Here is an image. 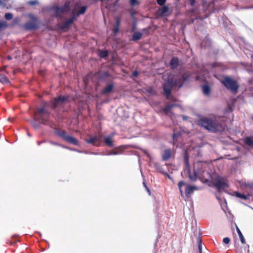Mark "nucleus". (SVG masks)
Returning a JSON list of instances; mask_svg holds the SVG:
<instances>
[{"mask_svg": "<svg viewBox=\"0 0 253 253\" xmlns=\"http://www.w3.org/2000/svg\"><path fill=\"white\" fill-rule=\"evenodd\" d=\"M186 80V77L183 74L176 75L173 77H169L167 82L164 84V90L166 97L168 98L170 96V89L172 87H180Z\"/></svg>", "mask_w": 253, "mask_h": 253, "instance_id": "nucleus-1", "label": "nucleus"}, {"mask_svg": "<svg viewBox=\"0 0 253 253\" xmlns=\"http://www.w3.org/2000/svg\"><path fill=\"white\" fill-rule=\"evenodd\" d=\"M199 125L211 132H216L222 129V126L215 119L202 118L199 121Z\"/></svg>", "mask_w": 253, "mask_h": 253, "instance_id": "nucleus-2", "label": "nucleus"}, {"mask_svg": "<svg viewBox=\"0 0 253 253\" xmlns=\"http://www.w3.org/2000/svg\"><path fill=\"white\" fill-rule=\"evenodd\" d=\"M86 9V6H81L79 4L76 5L72 11V17L65 21L62 27V28H68L78 16L81 14H83L85 12Z\"/></svg>", "mask_w": 253, "mask_h": 253, "instance_id": "nucleus-3", "label": "nucleus"}, {"mask_svg": "<svg viewBox=\"0 0 253 253\" xmlns=\"http://www.w3.org/2000/svg\"><path fill=\"white\" fill-rule=\"evenodd\" d=\"M178 186L180 192L181 196L184 197V193L182 188H185V195L187 198L191 196V195L195 191L199 189V187L194 185H187L186 183L183 181H180L178 183Z\"/></svg>", "mask_w": 253, "mask_h": 253, "instance_id": "nucleus-4", "label": "nucleus"}, {"mask_svg": "<svg viewBox=\"0 0 253 253\" xmlns=\"http://www.w3.org/2000/svg\"><path fill=\"white\" fill-rule=\"evenodd\" d=\"M214 186L218 190V191H221L225 190L227 187L226 179L220 176L211 177Z\"/></svg>", "mask_w": 253, "mask_h": 253, "instance_id": "nucleus-5", "label": "nucleus"}, {"mask_svg": "<svg viewBox=\"0 0 253 253\" xmlns=\"http://www.w3.org/2000/svg\"><path fill=\"white\" fill-rule=\"evenodd\" d=\"M224 86L232 92H236L238 90L239 85L237 82L229 77H225L221 81Z\"/></svg>", "mask_w": 253, "mask_h": 253, "instance_id": "nucleus-6", "label": "nucleus"}, {"mask_svg": "<svg viewBox=\"0 0 253 253\" xmlns=\"http://www.w3.org/2000/svg\"><path fill=\"white\" fill-rule=\"evenodd\" d=\"M57 134L66 141L75 145H79L78 140L71 135L67 134L65 131L62 130H58Z\"/></svg>", "mask_w": 253, "mask_h": 253, "instance_id": "nucleus-7", "label": "nucleus"}, {"mask_svg": "<svg viewBox=\"0 0 253 253\" xmlns=\"http://www.w3.org/2000/svg\"><path fill=\"white\" fill-rule=\"evenodd\" d=\"M70 7V3L67 2L65 3V5L63 7H58L57 6H53L51 9V13L52 14L54 15L56 17L60 16V15L69 10Z\"/></svg>", "mask_w": 253, "mask_h": 253, "instance_id": "nucleus-8", "label": "nucleus"}, {"mask_svg": "<svg viewBox=\"0 0 253 253\" xmlns=\"http://www.w3.org/2000/svg\"><path fill=\"white\" fill-rule=\"evenodd\" d=\"M38 111L39 114L37 112H35L34 113V120L35 122H38L42 119L43 122L44 121L43 115L47 113V111L44 109V108L39 109Z\"/></svg>", "mask_w": 253, "mask_h": 253, "instance_id": "nucleus-9", "label": "nucleus"}, {"mask_svg": "<svg viewBox=\"0 0 253 253\" xmlns=\"http://www.w3.org/2000/svg\"><path fill=\"white\" fill-rule=\"evenodd\" d=\"M68 99L66 97L59 96L55 98L53 102V108H55L57 106L62 105L63 104L68 102Z\"/></svg>", "mask_w": 253, "mask_h": 253, "instance_id": "nucleus-10", "label": "nucleus"}, {"mask_svg": "<svg viewBox=\"0 0 253 253\" xmlns=\"http://www.w3.org/2000/svg\"><path fill=\"white\" fill-rule=\"evenodd\" d=\"M99 140V137L96 136H90L88 139L85 140L86 142L88 143L92 144L94 145H96V143Z\"/></svg>", "mask_w": 253, "mask_h": 253, "instance_id": "nucleus-11", "label": "nucleus"}, {"mask_svg": "<svg viewBox=\"0 0 253 253\" xmlns=\"http://www.w3.org/2000/svg\"><path fill=\"white\" fill-rule=\"evenodd\" d=\"M113 135H111L104 137V142L106 145L109 146H113V141L112 140V137Z\"/></svg>", "mask_w": 253, "mask_h": 253, "instance_id": "nucleus-12", "label": "nucleus"}, {"mask_svg": "<svg viewBox=\"0 0 253 253\" xmlns=\"http://www.w3.org/2000/svg\"><path fill=\"white\" fill-rule=\"evenodd\" d=\"M113 84H107L104 89L102 91V93L103 94H109L113 90Z\"/></svg>", "mask_w": 253, "mask_h": 253, "instance_id": "nucleus-13", "label": "nucleus"}, {"mask_svg": "<svg viewBox=\"0 0 253 253\" xmlns=\"http://www.w3.org/2000/svg\"><path fill=\"white\" fill-rule=\"evenodd\" d=\"M171 156V152L169 149L165 150L163 155V159L164 161L168 160Z\"/></svg>", "mask_w": 253, "mask_h": 253, "instance_id": "nucleus-14", "label": "nucleus"}, {"mask_svg": "<svg viewBox=\"0 0 253 253\" xmlns=\"http://www.w3.org/2000/svg\"><path fill=\"white\" fill-rule=\"evenodd\" d=\"M119 25H120V20L118 18L116 19V25L113 29V32L114 34L116 35L119 30Z\"/></svg>", "mask_w": 253, "mask_h": 253, "instance_id": "nucleus-15", "label": "nucleus"}, {"mask_svg": "<svg viewBox=\"0 0 253 253\" xmlns=\"http://www.w3.org/2000/svg\"><path fill=\"white\" fill-rule=\"evenodd\" d=\"M168 11H169L168 7L167 6H164L162 7L159 10V13L160 15L164 16V15H166V14L168 12Z\"/></svg>", "mask_w": 253, "mask_h": 253, "instance_id": "nucleus-16", "label": "nucleus"}, {"mask_svg": "<svg viewBox=\"0 0 253 253\" xmlns=\"http://www.w3.org/2000/svg\"><path fill=\"white\" fill-rule=\"evenodd\" d=\"M236 230H237L238 234L239 236L241 242H242V243L245 244L246 243V240H245L241 231H240V230L239 229V228H238V227L237 226V225L236 224Z\"/></svg>", "mask_w": 253, "mask_h": 253, "instance_id": "nucleus-17", "label": "nucleus"}, {"mask_svg": "<svg viewBox=\"0 0 253 253\" xmlns=\"http://www.w3.org/2000/svg\"><path fill=\"white\" fill-rule=\"evenodd\" d=\"M122 153V149L121 148H119L114 150L111 151L109 152L108 154H107V155H119Z\"/></svg>", "mask_w": 253, "mask_h": 253, "instance_id": "nucleus-18", "label": "nucleus"}, {"mask_svg": "<svg viewBox=\"0 0 253 253\" xmlns=\"http://www.w3.org/2000/svg\"><path fill=\"white\" fill-rule=\"evenodd\" d=\"M25 27L26 29L30 30L36 28V24L33 22H28L25 24Z\"/></svg>", "mask_w": 253, "mask_h": 253, "instance_id": "nucleus-19", "label": "nucleus"}, {"mask_svg": "<svg viewBox=\"0 0 253 253\" xmlns=\"http://www.w3.org/2000/svg\"><path fill=\"white\" fill-rule=\"evenodd\" d=\"M178 106L177 104H171V105H167L166 106V107L164 109V111L165 112V113L167 114H169V112L170 110L174 107L175 106Z\"/></svg>", "mask_w": 253, "mask_h": 253, "instance_id": "nucleus-20", "label": "nucleus"}, {"mask_svg": "<svg viewBox=\"0 0 253 253\" xmlns=\"http://www.w3.org/2000/svg\"><path fill=\"white\" fill-rule=\"evenodd\" d=\"M186 171L189 173V177L191 181H195L197 179V177L198 176V174L197 172H195L194 174L193 175L190 174L189 172V169H186Z\"/></svg>", "mask_w": 253, "mask_h": 253, "instance_id": "nucleus-21", "label": "nucleus"}, {"mask_svg": "<svg viewBox=\"0 0 253 253\" xmlns=\"http://www.w3.org/2000/svg\"><path fill=\"white\" fill-rule=\"evenodd\" d=\"M178 64V59L176 58H173L170 61V66L171 68H175Z\"/></svg>", "mask_w": 253, "mask_h": 253, "instance_id": "nucleus-22", "label": "nucleus"}, {"mask_svg": "<svg viewBox=\"0 0 253 253\" xmlns=\"http://www.w3.org/2000/svg\"><path fill=\"white\" fill-rule=\"evenodd\" d=\"M142 37V34L139 32H136L134 33L132 37V39L133 41H137L141 39Z\"/></svg>", "mask_w": 253, "mask_h": 253, "instance_id": "nucleus-23", "label": "nucleus"}, {"mask_svg": "<svg viewBox=\"0 0 253 253\" xmlns=\"http://www.w3.org/2000/svg\"><path fill=\"white\" fill-rule=\"evenodd\" d=\"M203 91L204 94L208 95L210 92V88L208 85H205L203 87Z\"/></svg>", "mask_w": 253, "mask_h": 253, "instance_id": "nucleus-24", "label": "nucleus"}, {"mask_svg": "<svg viewBox=\"0 0 253 253\" xmlns=\"http://www.w3.org/2000/svg\"><path fill=\"white\" fill-rule=\"evenodd\" d=\"M8 26L7 23L5 21H0V30H2Z\"/></svg>", "mask_w": 253, "mask_h": 253, "instance_id": "nucleus-25", "label": "nucleus"}, {"mask_svg": "<svg viewBox=\"0 0 253 253\" xmlns=\"http://www.w3.org/2000/svg\"><path fill=\"white\" fill-rule=\"evenodd\" d=\"M0 82L2 84H6L8 82V79L4 76L0 75Z\"/></svg>", "mask_w": 253, "mask_h": 253, "instance_id": "nucleus-26", "label": "nucleus"}, {"mask_svg": "<svg viewBox=\"0 0 253 253\" xmlns=\"http://www.w3.org/2000/svg\"><path fill=\"white\" fill-rule=\"evenodd\" d=\"M245 142L246 144L251 147H253V141L250 138L247 137L245 139Z\"/></svg>", "mask_w": 253, "mask_h": 253, "instance_id": "nucleus-27", "label": "nucleus"}, {"mask_svg": "<svg viewBox=\"0 0 253 253\" xmlns=\"http://www.w3.org/2000/svg\"><path fill=\"white\" fill-rule=\"evenodd\" d=\"M235 195L237 197L239 198H241V199H247V197L245 195L242 194H241L240 193H238V192H235Z\"/></svg>", "mask_w": 253, "mask_h": 253, "instance_id": "nucleus-28", "label": "nucleus"}, {"mask_svg": "<svg viewBox=\"0 0 253 253\" xmlns=\"http://www.w3.org/2000/svg\"><path fill=\"white\" fill-rule=\"evenodd\" d=\"M5 18L6 20H11L13 18V14L11 13H6L4 15Z\"/></svg>", "mask_w": 253, "mask_h": 253, "instance_id": "nucleus-29", "label": "nucleus"}, {"mask_svg": "<svg viewBox=\"0 0 253 253\" xmlns=\"http://www.w3.org/2000/svg\"><path fill=\"white\" fill-rule=\"evenodd\" d=\"M108 55V52L107 51H101L99 53V56L101 57H105L107 56Z\"/></svg>", "mask_w": 253, "mask_h": 253, "instance_id": "nucleus-30", "label": "nucleus"}, {"mask_svg": "<svg viewBox=\"0 0 253 253\" xmlns=\"http://www.w3.org/2000/svg\"><path fill=\"white\" fill-rule=\"evenodd\" d=\"M198 249L199 253H202V241L200 240H198Z\"/></svg>", "mask_w": 253, "mask_h": 253, "instance_id": "nucleus-31", "label": "nucleus"}, {"mask_svg": "<svg viewBox=\"0 0 253 253\" xmlns=\"http://www.w3.org/2000/svg\"><path fill=\"white\" fill-rule=\"evenodd\" d=\"M138 3V0H130V3L131 5H135Z\"/></svg>", "mask_w": 253, "mask_h": 253, "instance_id": "nucleus-32", "label": "nucleus"}, {"mask_svg": "<svg viewBox=\"0 0 253 253\" xmlns=\"http://www.w3.org/2000/svg\"><path fill=\"white\" fill-rule=\"evenodd\" d=\"M157 1L159 5H163L165 3L166 0H157Z\"/></svg>", "mask_w": 253, "mask_h": 253, "instance_id": "nucleus-33", "label": "nucleus"}, {"mask_svg": "<svg viewBox=\"0 0 253 253\" xmlns=\"http://www.w3.org/2000/svg\"><path fill=\"white\" fill-rule=\"evenodd\" d=\"M230 241V240L229 238L228 237H226V238H224L223 239V242L224 243L226 244H228Z\"/></svg>", "mask_w": 253, "mask_h": 253, "instance_id": "nucleus-34", "label": "nucleus"}, {"mask_svg": "<svg viewBox=\"0 0 253 253\" xmlns=\"http://www.w3.org/2000/svg\"><path fill=\"white\" fill-rule=\"evenodd\" d=\"M179 135V133H176V132H174L173 133V139H175L176 137H178V136Z\"/></svg>", "mask_w": 253, "mask_h": 253, "instance_id": "nucleus-35", "label": "nucleus"}, {"mask_svg": "<svg viewBox=\"0 0 253 253\" xmlns=\"http://www.w3.org/2000/svg\"><path fill=\"white\" fill-rule=\"evenodd\" d=\"M28 3L31 5H34L37 3V1H30L28 2Z\"/></svg>", "mask_w": 253, "mask_h": 253, "instance_id": "nucleus-36", "label": "nucleus"}, {"mask_svg": "<svg viewBox=\"0 0 253 253\" xmlns=\"http://www.w3.org/2000/svg\"><path fill=\"white\" fill-rule=\"evenodd\" d=\"M4 3H5L4 0H0V5H2L4 4Z\"/></svg>", "mask_w": 253, "mask_h": 253, "instance_id": "nucleus-37", "label": "nucleus"}, {"mask_svg": "<svg viewBox=\"0 0 253 253\" xmlns=\"http://www.w3.org/2000/svg\"><path fill=\"white\" fill-rule=\"evenodd\" d=\"M132 75L134 77H136L138 75V73L136 71H134L133 72Z\"/></svg>", "mask_w": 253, "mask_h": 253, "instance_id": "nucleus-38", "label": "nucleus"}, {"mask_svg": "<svg viewBox=\"0 0 253 253\" xmlns=\"http://www.w3.org/2000/svg\"><path fill=\"white\" fill-rule=\"evenodd\" d=\"M190 3L191 5H193L195 2V0H189Z\"/></svg>", "mask_w": 253, "mask_h": 253, "instance_id": "nucleus-39", "label": "nucleus"}, {"mask_svg": "<svg viewBox=\"0 0 253 253\" xmlns=\"http://www.w3.org/2000/svg\"><path fill=\"white\" fill-rule=\"evenodd\" d=\"M143 184H144V185L145 187H146L147 191H148V192L149 193V194H150V191L149 189H148V187H147L145 185L144 183H143Z\"/></svg>", "mask_w": 253, "mask_h": 253, "instance_id": "nucleus-40", "label": "nucleus"}, {"mask_svg": "<svg viewBox=\"0 0 253 253\" xmlns=\"http://www.w3.org/2000/svg\"><path fill=\"white\" fill-rule=\"evenodd\" d=\"M149 92L151 94H153V89L152 88H150L149 89Z\"/></svg>", "mask_w": 253, "mask_h": 253, "instance_id": "nucleus-41", "label": "nucleus"}, {"mask_svg": "<svg viewBox=\"0 0 253 253\" xmlns=\"http://www.w3.org/2000/svg\"><path fill=\"white\" fill-rule=\"evenodd\" d=\"M33 125L35 128L38 127V125L35 123H33Z\"/></svg>", "mask_w": 253, "mask_h": 253, "instance_id": "nucleus-42", "label": "nucleus"}, {"mask_svg": "<svg viewBox=\"0 0 253 253\" xmlns=\"http://www.w3.org/2000/svg\"><path fill=\"white\" fill-rule=\"evenodd\" d=\"M176 76V75H174V76H171V75H170V76H168V77L167 78V79H165V80H166V83L167 82L168 78L169 77H174V76Z\"/></svg>", "mask_w": 253, "mask_h": 253, "instance_id": "nucleus-43", "label": "nucleus"}, {"mask_svg": "<svg viewBox=\"0 0 253 253\" xmlns=\"http://www.w3.org/2000/svg\"><path fill=\"white\" fill-rule=\"evenodd\" d=\"M183 120H187V117H186V116H183Z\"/></svg>", "mask_w": 253, "mask_h": 253, "instance_id": "nucleus-44", "label": "nucleus"}, {"mask_svg": "<svg viewBox=\"0 0 253 253\" xmlns=\"http://www.w3.org/2000/svg\"><path fill=\"white\" fill-rule=\"evenodd\" d=\"M167 175L169 179H171V177L170 176V175H169L168 173H167Z\"/></svg>", "mask_w": 253, "mask_h": 253, "instance_id": "nucleus-45", "label": "nucleus"}, {"mask_svg": "<svg viewBox=\"0 0 253 253\" xmlns=\"http://www.w3.org/2000/svg\"><path fill=\"white\" fill-rule=\"evenodd\" d=\"M198 79H199V77H197L196 80H198Z\"/></svg>", "mask_w": 253, "mask_h": 253, "instance_id": "nucleus-46", "label": "nucleus"}, {"mask_svg": "<svg viewBox=\"0 0 253 253\" xmlns=\"http://www.w3.org/2000/svg\"><path fill=\"white\" fill-rule=\"evenodd\" d=\"M10 118H8V121H10Z\"/></svg>", "mask_w": 253, "mask_h": 253, "instance_id": "nucleus-47", "label": "nucleus"}]
</instances>
